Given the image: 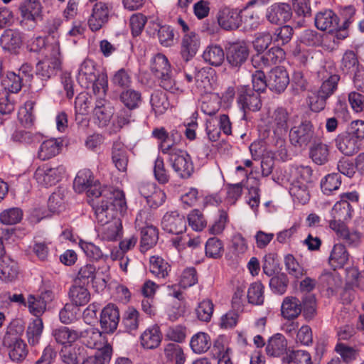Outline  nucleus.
I'll return each mask as SVG.
<instances>
[{"label": "nucleus", "instance_id": "f257e3e1", "mask_svg": "<svg viewBox=\"0 0 364 364\" xmlns=\"http://www.w3.org/2000/svg\"><path fill=\"white\" fill-rule=\"evenodd\" d=\"M321 83L316 90L311 91L307 97V103L311 111L319 112L323 110L328 99L338 90L341 76L333 72L330 66L323 67L318 71Z\"/></svg>", "mask_w": 364, "mask_h": 364}, {"label": "nucleus", "instance_id": "f03ea898", "mask_svg": "<svg viewBox=\"0 0 364 364\" xmlns=\"http://www.w3.org/2000/svg\"><path fill=\"white\" fill-rule=\"evenodd\" d=\"M109 195H103L106 200L102 199L92 203L96 220L100 225L118 219L117 213H122L127 209L125 196L122 191L114 190Z\"/></svg>", "mask_w": 364, "mask_h": 364}, {"label": "nucleus", "instance_id": "7ed1b4c3", "mask_svg": "<svg viewBox=\"0 0 364 364\" xmlns=\"http://www.w3.org/2000/svg\"><path fill=\"white\" fill-rule=\"evenodd\" d=\"M287 181L290 183L289 193L301 204H306L310 198L309 185L311 182L312 170L309 166H293L286 171Z\"/></svg>", "mask_w": 364, "mask_h": 364}, {"label": "nucleus", "instance_id": "20e7f679", "mask_svg": "<svg viewBox=\"0 0 364 364\" xmlns=\"http://www.w3.org/2000/svg\"><path fill=\"white\" fill-rule=\"evenodd\" d=\"M77 79L82 87H91L95 95L105 96L108 89L107 74L97 70L93 60L86 59L81 63Z\"/></svg>", "mask_w": 364, "mask_h": 364}, {"label": "nucleus", "instance_id": "39448f33", "mask_svg": "<svg viewBox=\"0 0 364 364\" xmlns=\"http://www.w3.org/2000/svg\"><path fill=\"white\" fill-rule=\"evenodd\" d=\"M306 319L311 320L316 314V298L312 294L305 296L301 301L295 296H287L284 299L281 311L282 315L289 320L294 319L301 313Z\"/></svg>", "mask_w": 364, "mask_h": 364}, {"label": "nucleus", "instance_id": "423d86ee", "mask_svg": "<svg viewBox=\"0 0 364 364\" xmlns=\"http://www.w3.org/2000/svg\"><path fill=\"white\" fill-rule=\"evenodd\" d=\"M150 69L154 75L159 80L160 86L171 93L179 91L173 77L171 64L168 58L161 53H157L151 60Z\"/></svg>", "mask_w": 364, "mask_h": 364}, {"label": "nucleus", "instance_id": "0eeeda50", "mask_svg": "<svg viewBox=\"0 0 364 364\" xmlns=\"http://www.w3.org/2000/svg\"><path fill=\"white\" fill-rule=\"evenodd\" d=\"M318 139L314 126L309 120L302 121L293 127L289 132L290 141L296 147L306 148Z\"/></svg>", "mask_w": 364, "mask_h": 364}, {"label": "nucleus", "instance_id": "6e6552de", "mask_svg": "<svg viewBox=\"0 0 364 364\" xmlns=\"http://www.w3.org/2000/svg\"><path fill=\"white\" fill-rule=\"evenodd\" d=\"M168 161L173 171L181 178H189L194 172L192 158L186 150H176L168 156Z\"/></svg>", "mask_w": 364, "mask_h": 364}, {"label": "nucleus", "instance_id": "1a4fd4ad", "mask_svg": "<svg viewBox=\"0 0 364 364\" xmlns=\"http://www.w3.org/2000/svg\"><path fill=\"white\" fill-rule=\"evenodd\" d=\"M60 65V42L57 41L51 56L43 59L36 65V74L42 80H47L56 74Z\"/></svg>", "mask_w": 364, "mask_h": 364}, {"label": "nucleus", "instance_id": "9d476101", "mask_svg": "<svg viewBox=\"0 0 364 364\" xmlns=\"http://www.w3.org/2000/svg\"><path fill=\"white\" fill-rule=\"evenodd\" d=\"M250 50L244 41L228 43L225 46L226 60L232 69L238 70L247 60Z\"/></svg>", "mask_w": 364, "mask_h": 364}, {"label": "nucleus", "instance_id": "9b49d317", "mask_svg": "<svg viewBox=\"0 0 364 364\" xmlns=\"http://www.w3.org/2000/svg\"><path fill=\"white\" fill-rule=\"evenodd\" d=\"M241 12L242 10L239 9L222 7L217 15L218 25L226 31L238 28L242 23Z\"/></svg>", "mask_w": 364, "mask_h": 364}, {"label": "nucleus", "instance_id": "f8f14e48", "mask_svg": "<svg viewBox=\"0 0 364 364\" xmlns=\"http://www.w3.org/2000/svg\"><path fill=\"white\" fill-rule=\"evenodd\" d=\"M237 102L245 113L247 111L257 112L262 107L259 93L246 86L239 89Z\"/></svg>", "mask_w": 364, "mask_h": 364}, {"label": "nucleus", "instance_id": "ddd939ff", "mask_svg": "<svg viewBox=\"0 0 364 364\" xmlns=\"http://www.w3.org/2000/svg\"><path fill=\"white\" fill-rule=\"evenodd\" d=\"M353 212V207L349 202L343 200L336 202L331 211L332 219L329 220L330 228L335 229L337 228L336 225H346L345 222L351 219Z\"/></svg>", "mask_w": 364, "mask_h": 364}, {"label": "nucleus", "instance_id": "4468645a", "mask_svg": "<svg viewBox=\"0 0 364 364\" xmlns=\"http://www.w3.org/2000/svg\"><path fill=\"white\" fill-rule=\"evenodd\" d=\"M63 166L55 168H38L34 173V178L38 184L44 186H52L58 182L65 173Z\"/></svg>", "mask_w": 364, "mask_h": 364}, {"label": "nucleus", "instance_id": "2eb2a0df", "mask_svg": "<svg viewBox=\"0 0 364 364\" xmlns=\"http://www.w3.org/2000/svg\"><path fill=\"white\" fill-rule=\"evenodd\" d=\"M161 227L168 233L182 234L186 230V220L177 211L167 212L161 220Z\"/></svg>", "mask_w": 364, "mask_h": 364}, {"label": "nucleus", "instance_id": "dca6fc26", "mask_svg": "<svg viewBox=\"0 0 364 364\" xmlns=\"http://www.w3.org/2000/svg\"><path fill=\"white\" fill-rule=\"evenodd\" d=\"M119 321V311L116 305L109 304L103 308L100 323L104 333H112L117 329Z\"/></svg>", "mask_w": 364, "mask_h": 364}, {"label": "nucleus", "instance_id": "f3484780", "mask_svg": "<svg viewBox=\"0 0 364 364\" xmlns=\"http://www.w3.org/2000/svg\"><path fill=\"white\" fill-rule=\"evenodd\" d=\"M292 16L290 5L284 3L274 4L267 9L266 17L273 24H283L287 22Z\"/></svg>", "mask_w": 364, "mask_h": 364}, {"label": "nucleus", "instance_id": "a211bd4d", "mask_svg": "<svg viewBox=\"0 0 364 364\" xmlns=\"http://www.w3.org/2000/svg\"><path fill=\"white\" fill-rule=\"evenodd\" d=\"M109 8L103 2L96 3L88 18V26L92 31H99L107 22Z\"/></svg>", "mask_w": 364, "mask_h": 364}, {"label": "nucleus", "instance_id": "6ab92c4d", "mask_svg": "<svg viewBox=\"0 0 364 364\" xmlns=\"http://www.w3.org/2000/svg\"><path fill=\"white\" fill-rule=\"evenodd\" d=\"M289 84V74L283 68L276 67L270 71L268 76V87L271 90L281 93L286 90Z\"/></svg>", "mask_w": 364, "mask_h": 364}, {"label": "nucleus", "instance_id": "aec40b11", "mask_svg": "<svg viewBox=\"0 0 364 364\" xmlns=\"http://www.w3.org/2000/svg\"><path fill=\"white\" fill-rule=\"evenodd\" d=\"M289 113L286 109L277 108L269 117V124L274 134L282 136L288 130Z\"/></svg>", "mask_w": 364, "mask_h": 364}, {"label": "nucleus", "instance_id": "412c9836", "mask_svg": "<svg viewBox=\"0 0 364 364\" xmlns=\"http://www.w3.org/2000/svg\"><path fill=\"white\" fill-rule=\"evenodd\" d=\"M4 345L9 348V355L10 359L14 363L23 361L27 356V346L24 341L18 338L10 339V337H5Z\"/></svg>", "mask_w": 364, "mask_h": 364}, {"label": "nucleus", "instance_id": "4be33fe9", "mask_svg": "<svg viewBox=\"0 0 364 364\" xmlns=\"http://www.w3.org/2000/svg\"><path fill=\"white\" fill-rule=\"evenodd\" d=\"M314 21L318 29L333 33L338 27L339 18L333 11L325 10L316 15Z\"/></svg>", "mask_w": 364, "mask_h": 364}, {"label": "nucleus", "instance_id": "5701e85b", "mask_svg": "<svg viewBox=\"0 0 364 364\" xmlns=\"http://www.w3.org/2000/svg\"><path fill=\"white\" fill-rule=\"evenodd\" d=\"M337 149L346 156H353L360 150L359 141L347 132L338 134L335 139Z\"/></svg>", "mask_w": 364, "mask_h": 364}, {"label": "nucleus", "instance_id": "b1692460", "mask_svg": "<svg viewBox=\"0 0 364 364\" xmlns=\"http://www.w3.org/2000/svg\"><path fill=\"white\" fill-rule=\"evenodd\" d=\"M200 47V40L195 32H189L184 35L181 41V54L186 61L190 60L196 54Z\"/></svg>", "mask_w": 364, "mask_h": 364}, {"label": "nucleus", "instance_id": "393cba45", "mask_svg": "<svg viewBox=\"0 0 364 364\" xmlns=\"http://www.w3.org/2000/svg\"><path fill=\"white\" fill-rule=\"evenodd\" d=\"M52 336L56 343L67 347L78 340L82 336V332L66 326H60L53 329Z\"/></svg>", "mask_w": 364, "mask_h": 364}, {"label": "nucleus", "instance_id": "a878e982", "mask_svg": "<svg viewBox=\"0 0 364 364\" xmlns=\"http://www.w3.org/2000/svg\"><path fill=\"white\" fill-rule=\"evenodd\" d=\"M63 141L61 138H52L43 141L38 149V159L46 161L57 156L62 149Z\"/></svg>", "mask_w": 364, "mask_h": 364}, {"label": "nucleus", "instance_id": "bb28decb", "mask_svg": "<svg viewBox=\"0 0 364 364\" xmlns=\"http://www.w3.org/2000/svg\"><path fill=\"white\" fill-rule=\"evenodd\" d=\"M100 226L99 232L103 240L116 241L122 235V225L119 218L111 220L109 223Z\"/></svg>", "mask_w": 364, "mask_h": 364}, {"label": "nucleus", "instance_id": "cd10ccee", "mask_svg": "<svg viewBox=\"0 0 364 364\" xmlns=\"http://www.w3.org/2000/svg\"><path fill=\"white\" fill-rule=\"evenodd\" d=\"M22 43L21 33L15 29H6L0 38V44L3 49L10 52H16Z\"/></svg>", "mask_w": 364, "mask_h": 364}, {"label": "nucleus", "instance_id": "c85d7f7f", "mask_svg": "<svg viewBox=\"0 0 364 364\" xmlns=\"http://www.w3.org/2000/svg\"><path fill=\"white\" fill-rule=\"evenodd\" d=\"M309 156L317 165H323L328 161L329 148L318 138L311 144L309 150Z\"/></svg>", "mask_w": 364, "mask_h": 364}, {"label": "nucleus", "instance_id": "c756f323", "mask_svg": "<svg viewBox=\"0 0 364 364\" xmlns=\"http://www.w3.org/2000/svg\"><path fill=\"white\" fill-rule=\"evenodd\" d=\"M349 260V254L342 244L334 245L328 259L329 264L334 270L343 267Z\"/></svg>", "mask_w": 364, "mask_h": 364}, {"label": "nucleus", "instance_id": "7c9ffc66", "mask_svg": "<svg viewBox=\"0 0 364 364\" xmlns=\"http://www.w3.org/2000/svg\"><path fill=\"white\" fill-rule=\"evenodd\" d=\"M85 284L74 281L69 291V296L72 302L76 306H84L90 299V294Z\"/></svg>", "mask_w": 364, "mask_h": 364}, {"label": "nucleus", "instance_id": "2f4dec72", "mask_svg": "<svg viewBox=\"0 0 364 364\" xmlns=\"http://www.w3.org/2000/svg\"><path fill=\"white\" fill-rule=\"evenodd\" d=\"M161 341L159 327L154 326L146 329L140 336L141 345L146 349L157 348Z\"/></svg>", "mask_w": 364, "mask_h": 364}, {"label": "nucleus", "instance_id": "473e14b6", "mask_svg": "<svg viewBox=\"0 0 364 364\" xmlns=\"http://www.w3.org/2000/svg\"><path fill=\"white\" fill-rule=\"evenodd\" d=\"M21 14L25 20L38 21L41 19L42 7L37 0H26L19 8Z\"/></svg>", "mask_w": 364, "mask_h": 364}, {"label": "nucleus", "instance_id": "72a5a7b5", "mask_svg": "<svg viewBox=\"0 0 364 364\" xmlns=\"http://www.w3.org/2000/svg\"><path fill=\"white\" fill-rule=\"evenodd\" d=\"M287 347L285 337L281 333H277L271 337L266 346L267 354L272 357H279L283 355Z\"/></svg>", "mask_w": 364, "mask_h": 364}, {"label": "nucleus", "instance_id": "f704fd0d", "mask_svg": "<svg viewBox=\"0 0 364 364\" xmlns=\"http://www.w3.org/2000/svg\"><path fill=\"white\" fill-rule=\"evenodd\" d=\"M152 136L159 141V148L164 154L170 156L171 154L179 149L176 148L168 136V132L164 127L155 128Z\"/></svg>", "mask_w": 364, "mask_h": 364}, {"label": "nucleus", "instance_id": "c9c22d12", "mask_svg": "<svg viewBox=\"0 0 364 364\" xmlns=\"http://www.w3.org/2000/svg\"><path fill=\"white\" fill-rule=\"evenodd\" d=\"M2 90L9 93L18 92L23 85V77L14 72H8L6 75H1Z\"/></svg>", "mask_w": 364, "mask_h": 364}, {"label": "nucleus", "instance_id": "e433bc0d", "mask_svg": "<svg viewBox=\"0 0 364 364\" xmlns=\"http://www.w3.org/2000/svg\"><path fill=\"white\" fill-rule=\"evenodd\" d=\"M18 274L17 263L8 257L0 259V279L4 282L14 280Z\"/></svg>", "mask_w": 364, "mask_h": 364}, {"label": "nucleus", "instance_id": "4c0bfd02", "mask_svg": "<svg viewBox=\"0 0 364 364\" xmlns=\"http://www.w3.org/2000/svg\"><path fill=\"white\" fill-rule=\"evenodd\" d=\"M149 270L152 274L159 279L168 276L171 267L167 261L159 256H152L149 259Z\"/></svg>", "mask_w": 364, "mask_h": 364}, {"label": "nucleus", "instance_id": "58836bf2", "mask_svg": "<svg viewBox=\"0 0 364 364\" xmlns=\"http://www.w3.org/2000/svg\"><path fill=\"white\" fill-rule=\"evenodd\" d=\"M203 58L209 65L218 67L224 62L225 51L220 46L210 45L203 51Z\"/></svg>", "mask_w": 364, "mask_h": 364}, {"label": "nucleus", "instance_id": "ea45409f", "mask_svg": "<svg viewBox=\"0 0 364 364\" xmlns=\"http://www.w3.org/2000/svg\"><path fill=\"white\" fill-rule=\"evenodd\" d=\"M284 51L278 46L272 47L261 55H258L260 65L262 68H269L272 65L281 62L284 59Z\"/></svg>", "mask_w": 364, "mask_h": 364}, {"label": "nucleus", "instance_id": "a19ab883", "mask_svg": "<svg viewBox=\"0 0 364 364\" xmlns=\"http://www.w3.org/2000/svg\"><path fill=\"white\" fill-rule=\"evenodd\" d=\"M112 161L119 171H126L128 165L127 151L124 144L114 142L112 146Z\"/></svg>", "mask_w": 364, "mask_h": 364}, {"label": "nucleus", "instance_id": "79ce46f5", "mask_svg": "<svg viewBox=\"0 0 364 364\" xmlns=\"http://www.w3.org/2000/svg\"><path fill=\"white\" fill-rule=\"evenodd\" d=\"M120 102L129 109L138 108L141 102V94L139 91L132 88L124 90L119 95Z\"/></svg>", "mask_w": 364, "mask_h": 364}, {"label": "nucleus", "instance_id": "37998d69", "mask_svg": "<svg viewBox=\"0 0 364 364\" xmlns=\"http://www.w3.org/2000/svg\"><path fill=\"white\" fill-rule=\"evenodd\" d=\"M141 249L146 251L155 245L159 239L158 230L152 225H146L141 228Z\"/></svg>", "mask_w": 364, "mask_h": 364}, {"label": "nucleus", "instance_id": "c03bdc74", "mask_svg": "<svg viewBox=\"0 0 364 364\" xmlns=\"http://www.w3.org/2000/svg\"><path fill=\"white\" fill-rule=\"evenodd\" d=\"M112 348L109 344H105L101 349L96 351L93 355L87 357L82 364H108L111 360Z\"/></svg>", "mask_w": 364, "mask_h": 364}, {"label": "nucleus", "instance_id": "a18cd8bd", "mask_svg": "<svg viewBox=\"0 0 364 364\" xmlns=\"http://www.w3.org/2000/svg\"><path fill=\"white\" fill-rule=\"evenodd\" d=\"M264 287L259 282L252 283L247 291L248 303L252 305L261 306L264 301Z\"/></svg>", "mask_w": 364, "mask_h": 364}, {"label": "nucleus", "instance_id": "49530a36", "mask_svg": "<svg viewBox=\"0 0 364 364\" xmlns=\"http://www.w3.org/2000/svg\"><path fill=\"white\" fill-rule=\"evenodd\" d=\"M190 346L194 353H203L211 346L210 338L208 333L198 332L191 338Z\"/></svg>", "mask_w": 364, "mask_h": 364}, {"label": "nucleus", "instance_id": "de8ad7c7", "mask_svg": "<svg viewBox=\"0 0 364 364\" xmlns=\"http://www.w3.org/2000/svg\"><path fill=\"white\" fill-rule=\"evenodd\" d=\"M43 323L40 318H35L27 327L26 336L28 342L31 346H36L39 343L43 333Z\"/></svg>", "mask_w": 364, "mask_h": 364}, {"label": "nucleus", "instance_id": "09e8293b", "mask_svg": "<svg viewBox=\"0 0 364 364\" xmlns=\"http://www.w3.org/2000/svg\"><path fill=\"white\" fill-rule=\"evenodd\" d=\"M332 229L336 234L337 237L343 240L348 245L357 246L360 242V234L357 231L350 232L346 225L339 226Z\"/></svg>", "mask_w": 364, "mask_h": 364}, {"label": "nucleus", "instance_id": "8fccbe9b", "mask_svg": "<svg viewBox=\"0 0 364 364\" xmlns=\"http://www.w3.org/2000/svg\"><path fill=\"white\" fill-rule=\"evenodd\" d=\"M93 175L90 169H82L78 171L74 182L73 188L79 193L85 191L94 182Z\"/></svg>", "mask_w": 364, "mask_h": 364}, {"label": "nucleus", "instance_id": "3c124183", "mask_svg": "<svg viewBox=\"0 0 364 364\" xmlns=\"http://www.w3.org/2000/svg\"><path fill=\"white\" fill-rule=\"evenodd\" d=\"M319 284L328 290L333 291L339 287L342 281L339 274L335 272L323 271L318 278Z\"/></svg>", "mask_w": 364, "mask_h": 364}, {"label": "nucleus", "instance_id": "603ef678", "mask_svg": "<svg viewBox=\"0 0 364 364\" xmlns=\"http://www.w3.org/2000/svg\"><path fill=\"white\" fill-rule=\"evenodd\" d=\"M284 264L288 274L295 279H300L306 274V271L291 254L284 257Z\"/></svg>", "mask_w": 364, "mask_h": 364}, {"label": "nucleus", "instance_id": "864d4df0", "mask_svg": "<svg viewBox=\"0 0 364 364\" xmlns=\"http://www.w3.org/2000/svg\"><path fill=\"white\" fill-rule=\"evenodd\" d=\"M34 105L33 101H27L18 111L19 122L26 128H30L34 124L35 117L33 112Z\"/></svg>", "mask_w": 364, "mask_h": 364}, {"label": "nucleus", "instance_id": "5fc2aeb1", "mask_svg": "<svg viewBox=\"0 0 364 364\" xmlns=\"http://www.w3.org/2000/svg\"><path fill=\"white\" fill-rule=\"evenodd\" d=\"M151 105L156 114H162L169 107L166 93L161 91L154 92L151 96Z\"/></svg>", "mask_w": 364, "mask_h": 364}, {"label": "nucleus", "instance_id": "6e6d98bb", "mask_svg": "<svg viewBox=\"0 0 364 364\" xmlns=\"http://www.w3.org/2000/svg\"><path fill=\"white\" fill-rule=\"evenodd\" d=\"M341 184V175L333 173L326 176L321 181V188L323 193L330 194L338 190Z\"/></svg>", "mask_w": 364, "mask_h": 364}, {"label": "nucleus", "instance_id": "4d7b16f0", "mask_svg": "<svg viewBox=\"0 0 364 364\" xmlns=\"http://www.w3.org/2000/svg\"><path fill=\"white\" fill-rule=\"evenodd\" d=\"M214 305L210 300H203L196 308L197 318L203 322H209L213 316Z\"/></svg>", "mask_w": 364, "mask_h": 364}, {"label": "nucleus", "instance_id": "13d9d810", "mask_svg": "<svg viewBox=\"0 0 364 364\" xmlns=\"http://www.w3.org/2000/svg\"><path fill=\"white\" fill-rule=\"evenodd\" d=\"M23 216V213L18 208H11L4 210L0 213V222L2 224L11 225L19 223Z\"/></svg>", "mask_w": 364, "mask_h": 364}, {"label": "nucleus", "instance_id": "bf43d9fd", "mask_svg": "<svg viewBox=\"0 0 364 364\" xmlns=\"http://www.w3.org/2000/svg\"><path fill=\"white\" fill-rule=\"evenodd\" d=\"M154 175L160 184H166L169 181L168 171L165 167L164 159L160 156H158L154 161Z\"/></svg>", "mask_w": 364, "mask_h": 364}, {"label": "nucleus", "instance_id": "052dcab7", "mask_svg": "<svg viewBox=\"0 0 364 364\" xmlns=\"http://www.w3.org/2000/svg\"><path fill=\"white\" fill-rule=\"evenodd\" d=\"M223 252V245L222 242L216 238L211 237L205 243V255L211 258L220 257Z\"/></svg>", "mask_w": 364, "mask_h": 364}, {"label": "nucleus", "instance_id": "680f3d73", "mask_svg": "<svg viewBox=\"0 0 364 364\" xmlns=\"http://www.w3.org/2000/svg\"><path fill=\"white\" fill-rule=\"evenodd\" d=\"M272 41V37L268 32L257 33L253 41L254 49L258 53H262L269 46Z\"/></svg>", "mask_w": 364, "mask_h": 364}, {"label": "nucleus", "instance_id": "e2e57ef3", "mask_svg": "<svg viewBox=\"0 0 364 364\" xmlns=\"http://www.w3.org/2000/svg\"><path fill=\"white\" fill-rule=\"evenodd\" d=\"M98 97L99 98L97 99L94 108V114L100 121L107 123L110 120L112 112L108 111L105 107V96L98 95Z\"/></svg>", "mask_w": 364, "mask_h": 364}, {"label": "nucleus", "instance_id": "0e129e2a", "mask_svg": "<svg viewBox=\"0 0 364 364\" xmlns=\"http://www.w3.org/2000/svg\"><path fill=\"white\" fill-rule=\"evenodd\" d=\"M112 82L121 88H128L132 84L130 73L124 68H121L114 74Z\"/></svg>", "mask_w": 364, "mask_h": 364}, {"label": "nucleus", "instance_id": "69168bd1", "mask_svg": "<svg viewBox=\"0 0 364 364\" xmlns=\"http://www.w3.org/2000/svg\"><path fill=\"white\" fill-rule=\"evenodd\" d=\"M139 312L134 309H129L124 314L122 323L127 331L131 332L139 327Z\"/></svg>", "mask_w": 364, "mask_h": 364}, {"label": "nucleus", "instance_id": "338daca9", "mask_svg": "<svg viewBox=\"0 0 364 364\" xmlns=\"http://www.w3.org/2000/svg\"><path fill=\"white\" fill-rule=\"evenodd\" d=\"M358 60L353 50H347L343 54L341 68L343 72L354 71L358 66Z\"/></svg>", "mask_w": 364, "mask_h": 364}, {"label": "nucleus", "instance_id": "774afa93", "mask_svg": "<svg viewBox=\"0 0 364 364\" xmlns=\"http://www.w3.org/2000/svg\"><path fill=\"white\" fill-rule=\"evenodd\" d=\"M75 347L74 348H63L59 352L60 360L62 364H78V353Z\"/></svg>", "mask_w": 364, "mask_h": 364}]
</instances>
